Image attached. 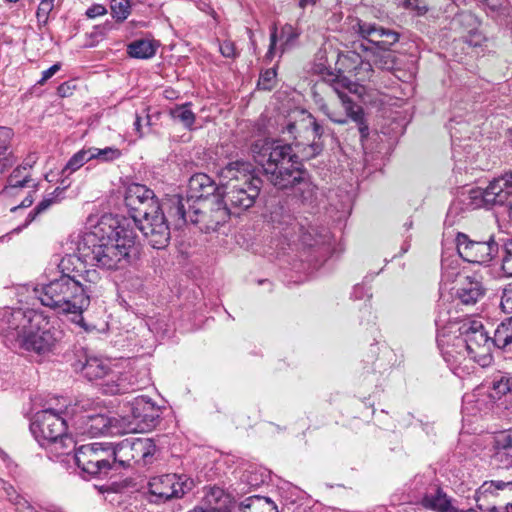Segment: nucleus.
Listing matches in <instances>:
<instances>
[{
    "label": "nucleus",
    "instance_id": "f257e3e1",
    "mask_svg": "<svg viewBox=\"0 0 512 512\" xmlns=\"http://www.w3.org/2000/svg\"><path fill=\"white\" fill-rule=\"evenodd\" d=\"M125 206L131 219L104 216L83 233L77 245L79 259L105 270L128 267L135 253L137 227L155 249L170 241V228L153 190L133 183L125 192Z\"/></svg>",
    "mask_w": 512,
    "mask_h": 512
},
{
    "label": "nucleus",
    "instance_id": "f03ea898",
    "mask_svg": "<svg viewBox=\"0 0 512 512\" xmlns=\"http://www.w3.org/2000/svg\"><path fill=\"white\" fill-rule=\"evenodd\" d=\"M459 331V336L438 335L437 344L452 373L459 378H465L475 371V363L482 367L490 363L494 345L479 320L463 322Z\"/></svg>",
    "mask_w": 512,
    "mask_h": 512
},
{
    "label": "nucleus",
    "instance_id": "7ed1b4c3",
    "mask_svg": "<svg viewBox=\"0 0 512 512\" xmlns=\"http://www.w3.org/2000/svg\"><path fill=\"white\" fill-rule=\"evenodd\" d=\"M78 407L76 403L66 405L64 409L47 408L34 415L30 431L39 445L48 451L51 459L68 456L75 450V441L66 430L68 419L76 415Z\"/></svg>",
    "mask_w": 512,
    "mask_h": 512
},
{
    "label": "nucleus",
    "instance_id": "20e7f679",
    "mask_svg": "<svg viewBox=\"0 0 512 512\" xmlns=\"http://www.w3.org/2000/svg\"><path fill=\"white\" fill-rule=\"evenodd\" d=\"M250 151L270 183L278 189H286L287 178L292 171L301 168L298 156L293 152L291 144H280L278 141L259 139L252 143Z\"/></svg>",
    "mask_w": 512,
    "mask_h": 512
},
{
    "label": "nucleus",
    "instance_id": "39448f33",
    "mask_svg": "<svg viewBox=\"0 0 512 512\" xmlns=\"http://www.w3.org/2000/svg\"><path fill=\"white\" fill-rule=\"evenodd\" d=\"M76 275L62 273L41 288H35L36 297L43 306L53 309L60 314H75L81 316L90 305V300L84 294Z\"/></svg>",
    "mask_w": 512,
    "mask_h": 512
},
{
    "label": "nucleus",
    "instance_id": "423d86ee",
    "mask_svg": "<svg viewBox=\"0 0 512 512\" xmlns=\"http://www.w3.org/2000/svg\"><path fill=\"white\" fill-rule=\"evenodd\" d=\"M168 213L171 217L177 218L179 225L188 222L199 224L200 229L205 232L215 231L233 215L222 198L191 204L190 199H183L181 195H174L169 200Z\"/></svg>",
    "mask_w": 512,
    "mask_h": 512
},
{
    "label": "nucleus",
    "instance_id": "0eeeda50",
    "mask_svg": "<svg viewBox=\"0 0 512 512\" xmlns=\"http://www.w3.org/2000/svg\"><path fill=\"white\" fill-rule=\"evenodd\" d=\"M349 25L352 33L372 45L371 47L363 44L360 46L364 51L371 52L372 62L377 68L390 70L394 67L391 47L399 41L400 34L397 31L358 17L350 19Z\"/></svg>",
    "mask_w": 512,
    "mask_h": 512
},
{
    "label": "nucleus",
    "instance_id": "6e6552de",
    "mask_svg": "<svg viewBox=\"0 0 512 512\" xmlns=\"http://www.w3.org/2000/svg\"><path fill=\"white\" fill-rule=\"evenodd\" d=\"M323 82L327 84L338 96L342 105L345 109V115L334 111L327 104H322L320 106L321 111L334 123L337 124H345L347 122V117H349L352 121H354L357 126L361 136V140L363 141L369 136V126L366 122L364 110L362 107L354 104L351 99L348 97L347 92L355 93L357 92V84L350 80L348 77L344 76L341 73L335 74L333 72H328L323 77Z\"/></svg>",
    "mask_w": 512,
    "mask_h": 512
},
{
    "label": "nucleus",
    "instance_id": "1a4fd4ad",
    "mask_svg": "<svg viewBox=\"0 0 512 512\" xmlns=\"http://www.w3.org/2000/svg\"><path fill=\"white\" fill-rule=\"evenodd\" d=\"M73 366L89 381H100L98 385L105 394H123L130 390L141 389L143 386L132 382L129 374L113 372L109 362L97 356L85 354L84 361L78 360Z\"/></svg>",
    "mask_w": 512,
    "mask_h": 512
},
{
    "label": "nucleus",
    "instance_id": "9d476101",
    "mask_svg": "<svg viewBox=\"0 0 512 512\" xmlns=\"http://www.w3.org/2000/svg\"><path fill=\"white\" fill-rule=\"evenodd\" d=\"M468 199L469 207L466 209L475 210L483 206L488 208L498 205L504 208L505 213L512 220V174L506 173L494 179L485 189H471Z\"/></svg>",
    "mask_w": 512,
    "mask_h": 512
},
{
    "label": "nucleus",
    "instance_id": "9b49d317",
    "mask_svg": "<svg viewBox=\"0 0 512 512\" xmlns=\"http://www.w3.org/2000/svg\"><path fill=\"white\" fill-rule=\"evenodd\" d=\"M271 221L274 230L290 242L299 241L308 247L324 243L316 228L298 221L287 207H276L271 212Z\"/></svg>",
    "mask_w": 512,
    "mask_h": 512
},
{
    "label": "nucleus",
    "instance_id": "f8f14e48",
    "mask_svg": "<svg viewBox=\"0 0 512 512\" xmlns=\"http://www.w3.org/2000/svg\"><path fill=\"white\" fill-rule=\"evenodd\" d=\"M113 467L128 468L151 463L156 446L150 438L128 437L110 445Z\"/></svg>",
    "mask_w": 512,
    "mask_h": 512
},
{
    "label": "nucleus",
    "instance_id": "ddd939ff",
    "mask_svg": "<svg viewBox=\"0 0 512 512\" xmlns=\"http://www.w3.org/2000/svg\"><path fill=\"white\" fill-rule=\"evenodd\" d=\"M44 321V315L34 309L3 308L0 310V334L15 346L29 327L37 328Z\"/></svg>",
    "mask_w": 512,
    "mask_h": 512
},
{
    "label": "nucleus",
    "instance_id": "4468645a",
    "mask_svg": "<svg viewBox=\"0 0 512 512\" xmlns=\"http://www.w3.org/2000/svg\"><path fill=\"white\" fill-rule=\"evenodd\" d=\"M192 480L185 475L163 474L151 477L147 483L146 498L150 503L163 504L182 498L192 489Z\"/></svg>",
    "mask_w": 512,
    "mask_h": 512
},
{
    "label": "nucleus",
    "instance_id": "2eb2a0df",
    "mask_svg": "<svg viewBox=\"0 0 512 512\" xmlns=\"http://www.w3.org/2000/svg\"><path fill=\"white\" fill-rule=\"evenodd\" d=\"M38 326L37 328L29 327L24 336L20 338L17 347L39 356L53 353L63 339V331L51 325L45 316L44 321Z\"/></svg>",
    "mask_w": 512,
    "mask_h": 512
},
{
    "label": "nucleus",
    "instance_id": "dca6fc26",
    "mask_svg": "<svg viewBox=\"0 0 512 512\" xmlns=\"http://www.w3.org/2000/svg\"><path fill=\"white\" fill-rule=\"evenodd\" d=\"M110 449V445L90 443L75 447L72 453H74L73 458L82 472L90 476L102 477L108 475L109 471L114 468Z\"/></svg>",
    "mask_w": 512,
    "mask_h": 512
},
{
    "label": "nucleus",
    "instance_id": "f3484780",
    "mask_svg": "<svg viewBox=\"0 0 512 512\" xmlns=\"http://www.w3.org/2000/svg\"><path fill=\"white\" fill-rule=\"evenodd\" d=\"M262 180H254L253 184L240 185L230 182L221 184L222 199L233 215H239L252 207L259 196Z\"/></svg>",
    "mask_w": 512,
    "mask_h": 512
},
{
    "label": "nucleus",
    "instance_id": "a211bd4d",
    "mask_svg": "<svg viewBox=\"0 0 512 512\" xmlns=\"http://www.w3.org/2000/svg\"><path fill=\"white\" fill-rule=\"evenodd\" d=\"M131 421L130 430L147 432L154 429L161 416V408L151 398L145 395L135 397L129 402Z\"/></svg>",
    "mask_w": 512,
    "mask_h": 512
},
{
    "label": "nucleus",
    "instance_id": "6ab92c4d",
    "mask_svg": "<svg viewBox=\"0 0 512 512\" xmlns=\"http://www.w3.org/2000/svg\"><path fill=\"white\" fill-rule=\"evenodd\" d=\"M456 247L463 260L478 264L490 262L499 251V245L492 238L488 241H473L463 233L457 234Z\"/></svg>",
    "mask_w": 512,
    "mask_h": 512
},
{
    "label": "nucleus",
    "instance_id": "aec40b11",
    "mask_svg": "<svg viewBox=\"0 0 512 512\" xmlns=\"http://www.w3.org/2000/svg\"><path fill=\"white\" fill-rule=\"evenodd\" d=\"M302 129H306L313 137L312 143L309 144V149L311 150L309 156L318 155L323 149V143L320 139L324 133V128L312 115H308L300 122H288L283 128L282 133L287 134L288 139H294L297 141L298 133Z\"/></svg>",
    "mask_w": 512,
    "mask_h": 512
},
{
    "label": "nucleus",
    "instance_id": "412c9836",
    "mask_svg": "<svg viewBox=\"0 0 512 512\" xmlns=\"http://www.w3.org/2000/svg\"><path fill=\"white\" fill-rule=\"evenodd\" d=\"M299 36V29L291 24L283 25L279 32L277 27L273 25L270 29V45L265 58L272 60L277 53L281 56L295 46Z\"/></svg>",
    "mask_w": 512,
    "mask_h": 512
},
{
    "label": "nucleus",
    "instance_id": "4be33fe9",
    "mask_svg": "<svg viewBox=\"0 0 512 512\" xmlns=\"http://www.w3.org/2000/svg\"><path fill=\"white\" fill-rule=\"evenodd\" d=\"M221 184L230 182L240 185L253 184L254 180H261L255 174L254 165L248 161L239 159L229 162L220 171Z\"/></svg>",
    "mask_w": 512,
    "mask_h": 512
},
{
    "label": "nucleus",
    "instance_id": "5701e85b",
    "mask_svg": "<svg viewBox=\"0 0 512 512\" xmlns=\"http://www.w3.org/2000/svg\"><path fill=\"white\" fill-rule=\"evenodd\" d=\"M420 504L433 512H459L457 501L449 496L442 487L430 485L423 494Z\"/></svg>",
    "mask_w": 512,
    "mask_h": 512
},
{
    "label": "nucleus",
    "instance_id": "b1692460",
    "mask_svg": "<svg viewBox=\"0 0 512 512\" xmlns=\"http://www.w3.org/2000/svg\"><path fill=\"white\" fill-rule=\"evenodd\" d=\"M217 190L219 187L210 176L205 173H196L189 179L187 195L181 197L190 199L191 204L208 202L209 196H213Z\"/></svg>",
    "mask_w": 512,
    "mask_h": 512
},
{
    "label": "nucleus",
    "instance_id": "393cba45",
    "mask_svg": "<svg viewBox=\"0 0 512 512\" xmlns=\"http://www.w3.org/2000/svg\"><path fill=\"white\" fill-rule=\"evenodd\" d=\"M35 160L25 161L18 165L6 179V184L3 187L0 195L3 197H10L17 194L18 190L26 187H36V183L31 178L30 169L32 168Z\"/></svg>",
    "mask_w": 512,
    "mask_h": 512
},
{
    "label": "nucleus",
    "instance_id": "a878e982",
    "mask_svg": "<svg viewBox=\"0 0 512 512\" xmlns=\"http://www.w3.org/2000/svg\"><path fill=\"white\" fill-rule=\"evenodd\" d=\"M488 392L489 390L486 387L480 385L471 393H466L462 400L463 413L475 416L490 411L495 403Z\"/></svg>",
    "mask_w": 512,
    "mask_h": 512
},
{
    "label": "nucleus",
    "instance_id": "bb28decb",
    "mask_svg": "<svg viewBox=\"0 0 512 512\" xmlns=\"http://www.w3.org/2000/svg\"><path fill=\"white\" fill-rule=\"evenodd\" d=\"M286 181L289 182L286 189H292L303 203L311 204L316 199L317 187L302 168L292 171Z\"/></svg>",
    "mask_w": 512,
    "mask_h": 512
},
{
    "label": "nucleus",
    "instance_id": "cd10ccee",
    "mask_svg": "<svg viewBox=\"0 0 512 512\" xmlns=\"http://www.w3.org/2000/svg\"><path fill=\"white\" fill-rule=\"evenodd\" d=\"M485 295L482 282L474 276H466L459 282L456 297L464 305H474Z\"/></svg>",
    "mask_w": 512,
    "mask_h": 512
},
{
    "label": "nucleus",
    "instance_id": "c85d7f7f",
    "mask_svg": "<svg viewBox=\"0 0 512 512\" xmlns=\"http://www.w3.org/2000/svg\"><path fill=\"white\" fill-rule=\"evenodd\" d=\"M454 22L464 27L465 34L462 39L472 47H478L485 41V36L479 30V21L471 12H462L456 16Z\"/></svg>",
    "mask_w": 512,
    "mask_h": 512
},
{
    "label": "nucleus",
    "instance_id": "c756f323",
    "mask_svg": "<svg viewBox=\"0 0 512 512\" xmlns=\"http://www.w3.org/2000/svg\"><path fill=\"white\" fill-rule=\"evenodd\" d=\"M495 448L492 463L500 469L512 467V430L497 437Z\"/></svg>",
    "mask_w": 512,
    "mask_h": 512
},
{
    "label": "nucleus",
    "instance_id": "7c9ffc66",
    "mask_svg": "<svg viewBox=\"0 0 512 512\" xmlns=\"http://www.w3.org/2000/svg\"><path fill=\"white\" fill-rule=\"evenodd\" d=\"M13 135L11 128L0 126V174L7 171L16 162L11 144Z\"/></svg>",
    "mask_w": 512,
    "mask_h": 512
},
{
    "label": "nucleus",
    "instance_id": "2f4dec72",
    "mask_svg": "<svg viewBox=\"0 0 512 512\" xmlns=\"http://www.w3.org/2000/svg\"><path fill=\"white\" fill-rule=\"evenodd\" d=\"M239 512H278V508L270 498L253 495L240 502Z\"/></svg>",
    "mask_w": 512,
    "mask_h": 512
},
{
    "label": "nucleus",
    "instance_id": "473e14b6",
    "mask_svg": "<svg viewBox=\"0 0 512 512\" xmlns=\"http://www.w3.org/2000/svg\"><path fill=\"white\" fill-rule=\"evenodd\" d=\"M481 386L489 390L488 394L491 395V399L496 403L497 400H500L506 394L512 395V375L496 377L491 382H486Z\"/></svg>",
    "mask_w": 512,
    "mask_h": 512
},
{
    "label": "nucleus",
    "instance_id": "72a5a7b5",
    "mask_svg": "<svg viewBox=\"0 0 512 512\" xmlns=\"http://www.w3.org/2000/svg\"><path fill=\"white\" fill-rule=\"evenodd\" d=\"M493 345L499 349L512 347V316L503 320L495 329Z\"/></svg>",
    "mask_w": 512,
    "mask_h": 512
},
{
    "label": "nucleus",
    "instance_id": "f704fd0d",
    "mask_svg": "<svg viewBox=\"0 0 512 512\" xmlns=\"http://www.w3.org/2000/svg\"><path fill=\"white\" fill-rule=\"evenodd\" d=\"M190 102L176 105L169 110V115L174 121L180 122L184 128L191 130L194 126L196 115L191 110Z\"/></svg>",
    "mask_w": 512,
    "mask_h": 512
},
{
    "label": "nucleus",
    "instance_id": "c9c22d12",
    "mask_svg": "<svg viewBox=\"0 0 512 512\" xmlns=\"http://www.w3.org/2000/svg\"><path fill=\"white\" fill-rule=\"evenodd\" d=\"M156 46L150 40L140 39L131 42L127 46L129 56L137 59H149L156 53Z\"/></svg>",
    "mask_w": 512,
    "mask_h": 512
},
{
    "label": "nucleus",
    "instance_id": "e433bc0d",
    "mask_svg": "<svg viewBox=\"0 0 512 512\" xmlns=\"http://www.w3.org/2000/svg\"><path fill=\"white\" fill-rule=\"evenodd\" d=\"M350 58L353 62H357L359 59L358 65L354 67L356 80L361 82L371 81L374 75L372 59L363 60L361 56L355 52H351Z\"/></svg>",
    "mask_w": 512,
    "mask_h": 512
},
{
    "label": "nucleus",
    "instance_id": "4c0bfd02",
    "mask_svg": "<svg viewBox=\"0 0 512 512\" xmlns=\"http://www.w3.org/2000/svg\"><path fill=\"white\" fill-rule=\"evenodd\" d=\"M76 277L79 279L84 294L88 297V300H91L101 280L100 274L96 270H86L84 274H78Z\"/></svg>",
    "mask_w": 512,
    "mask_h": 512
},
{
    "label": "nucleus",
    "instance_id": "58836bf2",
    "mask_svg": "<svg viewBox=\"0 0 512 512\" xmlns=\"http://www.w3.org/2000/svg\"><path fill=\"white\" fill-rule=\"evenodd\" d=\"M91 160H97L100 163H109L118 160L122 156L120 149L116 147H88Z\"/></svg>",
    "mask_w": 512,
    "mask_h": 512
},
{
    "label": "nucleus",
    "instance_id": "ea45409f",
    "mask_svg": "<svg viewBox=\"0 0 512 512\" xmlns=\"http://www.w3.org/2000/svg\"><path fill=\"white\" fill-rule=\"evenodd\" d=\"M87 429L93 434H109L111 433V420L104 415H88Z\"/></svg>",
    "mask_w": 512,
    "mask_h": 512
},
{
    "label": "nucleus",
    "instance_id": "a19ab883",
    "mask_svg": "<svg viewBox=\"0 0 512 512\" xmlns=\"http://www.w3.org/2000/svg\"><path fill=\"white\" fill-rule=\"evenodd\" d=\"M91 161L88 147H84L76 152L65 165L63 172L73 173L80 169L85 163Z\"/></svg>",
    "mask_w": 512,
    "mask_h": 512
},
{
    "label": "nucleus",
    "instance_id": "79ce46f5",
    "mask_svg": "<svg viewBox=\"0 0 512 512\" xmlns=\"http://www.w3.org/2000/svg\"><path fill=\"white\" fill-rule=\"evenodd\" d=\"M63 192V189L57 187L53 193H51L48 197L42 199L36 207L29 213L28 218L29 221L35 219L36 216L42 214L46 210H48L54 203H57L58 196Z\"/></svg>",
    "mask_w": 512,
    "mask_h": 512
},
{
    "label": "nucleus",
    "instance_id": "37998d69",
    "mask_svg": "<svg viewBox=\"0 0 512 512\" xmlns=\"http://www.w3.org/2000/svg\"><path fill=\"white\" fill-rule=\"evenodd\" d=\"M111 15L116 21L123 22L131 13L130 0H111Z\"/></svg>",
    "mask_w": 512,
    "mask_h": 512
},
{
    "label": "nucleus",
    "instance_id": "c03bdc74",
    "mask_svg": "<svg viewBox=\"0 0 512 512\" xmlns=\"http://www.w3.org/2000/svg\"><path fill=\"white\" fill-rule=\"evenodd\" d=\"M226 495L220 487H211L205 494L203 502L204 505L212 507H220L222 509V502L225 503Z\"/></svg>",
    "mask_w": 512,
    "mask_h": 512
},
{
    "label": "nucleus",
    "instance_id": "a18cd8bd",
    "mask_svg": "<svg viewBox=\"0 0 512 512\" xmlns=\"http://www.w3.org/2000/svg\"><path fill=\"white\" fill-rule=\"evenodd\" d=\"M54 6L55 0H41L36 11V17L40 27L48 23L49 15L54 9Z\"/></svg>",
    "mask_w": 512,
    "mask_h": 512
},
{
    "label": "nucleus",
    "instance_id": "49530a36",
    "mask_svg": "<svg viewBox=\"0 0 512 512\" xmlns=\"http://www.w3.org/2000/svg\"><path fill=\"white\" fill-rule=\"evenodd\" d=\"M502 248V270L506 276L512 277V240H506Z\"/></svg>",
    "mask_w": 512,
    "mask_h": 512
},
{
    "label": "nucleus",
    "instance_id": "de8ad7c7",
    "mask_svg": "<svg viewBox=\"0 0 512 512\" xmlns=\"http://www.w3.org/2000/svg\"><path fill=\"white\" fill-rule=\"evenodd\" d=\"M276 76L277 73L275 68L265 70L259 76L257 87L261 90L270 91L275 85Z\"/></svg>",
    "mask_w": 512,
    "mask_h": 512
},
{
    "label": "nucleus",
    "instance_id": "09e8293b",
    "mask_svg": "<svg viewBox=\"0 0 512 512\" xmlns=\"http://www.w3.org/2000/svg\"><path fill=\"white\" fill-rule=\"evenodd\" d=\"M369 291L370 290L365 285L357 284L354 286L351 296L355 299H365V309L370 314V306L367 305L371 297Z\"/></svg>",
    "mask_w": 512,
    "mask_h": 512
},
{
    "label": "nucleus",
    "instance_id": "8fccbe9b",
    "mask_svg": "<svg viewBox=\"0 0 512 512\" xmlns=\"http://www.w3.org/2000/svg\"><path fill=\"white\" fill-rule=\"evenodd\" d=\"M500 306L505 313L512 314V288L503 289Z\"/></svg>",
    "mask_w": 512,
    "mask_h": 512
},
{
    "label": "nucleus",
    "instance_id": "3c124183",
    "mask_svg": "<svg viewBox=\"0 0 512 512\" xmlns=\"http://www.w3.org/2000/svg\"><path fill=\"white\" fill-rule=\"evenodd\" d=\"M219 51L226 58H236L238 55L235 44L231 40H225L220 43Z\"/></svg>",
    "mask_w": 512,
    "mask_h": 512
},
{
    "label": "nucleus",
    "instance_id": "603ef678",
    "mask_svg": "<svg viewBox=\"0 0 512 512\" xmlns=\"http://www.w3.org/2000/svg\"><path fill=\"white\" fill-rule=\"evenodd\" d=\"M106 13L107 9L102 4H94L86 10V16L91 19L103 16Z\"/></svg>",
    "mask_w": 512,
    "mask_h": 512
},
{
    "label": "nucleus",
    "instance_id": "864d4df0",
    "mask_svg": "<svg viewBox=\"0 0 512 512\" xmlns=\"http://www.w3.org/2000/svg\"><path fill=\"white\" fill-rule=\"evenodd\" d=\"M61 69L60 63H55L50 68L44 70L42 72L41 79L37 82L39 85H43L46 81H48L52 76H54Z\"/></svg>",
    "mask_w": 512,
    "mask_h": 512
},
{
    "label": "nucleus",
    "instance_id": "5fc2aeb1",
    "mask_svg": "<svg viewBox=\"0 0 512 512\" xmlns=\"http://www.w3.org/2000/svg\"><path fill=\"white\" fill-rule=\"evenodd\" d=\"M408 7L417 10L418 14H424L428 10L425 0H405Z\"/></svg>",
    "mask_w": 512,
    "mask_h": 512
},
{
    "label": "nucleus",
    "instance_id": "6e6d98bb",
    "mask_svg": "<svg viewBox=\"0 0 512 512\" xmlns=\"http://www.w3.org/2000/svg\"><path fill=\"white\" fill-rule=\"evenodd\" d=\"M141 122H142V117L140 115L136 114L135 121H134L133 125H134V129L137 132L139 137L143 136V132L141 130V128H142Z\"/></svg>",
    "mask_w": 512,
    "mask_h": 512
},
{
    "label": "nucleus",
    "instance_id": "4d7b16f0",
    "mask_svg": "<svg viewBox=\"0 0 512 512\" xmlns=\"http://www.w3.org/2000/svg\"><path fill=\"white\" fill-rule=\"evenodd\" d=\"M33 203V198L31 195H28L27 197H25L23 199V201L20 203L19 207H22V208H27V207H30ZM18 208V206L12 208L11 210L14 211Z\"/></svg>",
    "mask_w": 512,
    "mask_h": 512
},
{
    "label": "nucleus",
    "instance_id": "13d9d810",
    "mask_svg": "<svg viewBox=\"0 0 512 512\" xmlns=\"http://www.w3.org/2000/svg\"><path fill=\"white\" fill-rule=\"evenodd\" d=\"M317 0H299V7L305 9L307 6L315 5Z\"/></svg>",
    "mask_w": 512,
    "mask_h": 512
},
{
    "label": "nucleus",
    "instance_id": "bf43d9fd",
    "mask_svg": "<svg viewBox=\"0 0 512 512\" xmlns=\"http://www.w3.org/2000/svg\"><path fill=\"white\" fill-rule=\"evenodd\" d=\"M77 324H79L86 332H90L95 328L94 326L87 325L82 317L77 321Z\"/></svg>",
    "mask_w": 512,
    "mask_h": 512
},
{
    "label": "nucleus",
    "instance_id": "052dcab7",
    "mask_svg": "<svg viewBox=\"0 0 512 512\" xmlns=\"http://www.w3.org/2000/svg\"><path fill=\"white\" fill-rule=\"evenodd\" d=\"M458 209H462L461 207H457L455 204L452 205L448 210V217L452 216L454 213L456 214Z\"/></svg>",
    "mask_w": 512,
    "mask_h": 512
},
{
    "label": "nucleus",
    "instance_id": "680f3d73",
    "mask_svg": "<svg viewBox=\"0 0 512 512\" xmlns=\"http://www.w3.org/2000/svg\"><path fill=\"white\" fill-rule=\"evenodd\" d=\"M21 512H37L32 506L27 505L25 509L21 510Z\"/></svg>",
    "mask_w": 512,
    "mask_h": 512
},
{
    "label": "nucleus",
    "instance_id": "e2e57ef3",
    "mask_svg": "<svg viewBox=\"0 0 512 512\" xmlns=\"http://www.w3.org/2000/svg\"><path fill=\"white\" fill-rule=\"evenodd\" d=\"M0 489L8 491V488L6 487V482L0 478Z\"/></svg>",
    "mask_w": 512,
    "mask_h": 512
},
{
    "label": "nucleus",
    "instance_id": "0e129e2a",
    "mask_svg": "<svg viewBox=\"0 0 512 512\" xmlns=\"http://www.w3.org/2000/svg\"><path fill=\"white\" fill-rule=\"evenodd\" d=\"M423 478H424L423 476H416V477H415V481H416L417 483H423Z\"/></svg>",
    "mask_w": 512,
    "mask_h": 512
},
{
    "label": "nucleus",
    "instance_id": "69168bd1",
    "mask_svg": "<svg viewBox=\"0 0 512 512\" xmlns=\"http://www.w3.org/2000/svg\"><path fill=\"white\" fill-rule=\"evenodd\" d=\"M145 119H146V125L150 126L151 125V118H150L149 114H147L145 116Z\"/></svg>",
    "mask_w": 512,
    "mask_h": 512
},
{
    "label": "nucleus",
    "instance_id": "338daca9",
    "mask_svg": "<svg viewBox=\"0 0 512 512\" xmlns=\"http://www.w3.org/2000/svg\"><path fill=\"white\" fill-rule=\"evenodd\" d=\"M110 29V25L109 24H105L103 26V31L101 33H104L105 31L109 30Z\"/></svg>",
    "mask_w": 512,
    "mask_h": 512
},
{
    "label": "nucleus",
    "instance_id": "774afa93",
    "mask_svg": "<svg viewBox=\"0 0 512 512\" xmlns=\"http://www.w3.org/2000/svg\"><path fill=\"white\" fill-rule=\"evenodd\" d=\"M59 93L65 92L64 85H61L58 89Z\"/></svg>",
    "mask_w": 512,
    "mask_h": 512
}]
</instances>
